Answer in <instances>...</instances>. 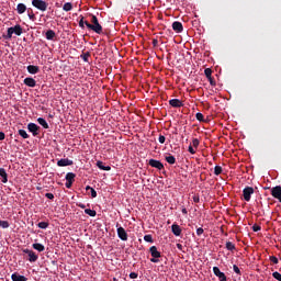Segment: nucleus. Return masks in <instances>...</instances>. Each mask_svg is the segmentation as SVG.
<instances>
[{
  "label": "nucleus",
  "instance_id": "9",
  "mask_svg": "<svg viewBox=\"0 0 281 281\" xmlns=\"http://www.w3.org/2000/svg\"><path fill=\"white\" fill-rule=\"evenodd\" d=\"M148 166L156 168L158 170H162L165 168L164 164L161 161H158L157 159H149Z\"/></svg>",
  "mask_w": 281,
  "mask_h": 281
},
{
  "label": "nucleus",
  "instance_id": "5",
  "mask_svg": "<svg viewBox=\"0 0 281 281\" xmlns=\"http://www.w3.org/2000/svg\"><path fill=\"white\" fill-rule=\"evenodd\" d=\"M255 190L252 189V187H245L243 193H244V200L246 202H249L251 200V195L254 194Z\"/></svg>",
  "mask_w": 281,
  "mask_h": 281
},
{
  "label": "nucleus",
  "instance_id": "57",
  "mask_svg": "<svg viewBox=\"0 0 281 281\" xmlns=\"http://www.w3.org/2000/svg\"><path fill=\"white\" fill-rule=\"evenodd\" d=\"M78 207L86 209V205L83 203L78 204Z\"/></svg>",
  "mask_w": 281,
  "mask_h": 281
},
{
  "label": "nucleus",
  "instance_id": "6",
  "mask_svg": "<svg viewBox=\"0 0 281 281\" xmlns=\"http://www.w3.org/2000/svg\"><path fill=\"white\" fill-rule=\"evenodd\" d=\"M271 195L273 199H277L279 202H281V186L272 187Z\"/></svg>",
  "mask_w": 281,
  "mask_h": 281
},
{
  "label": "nucleus",
  "instance_id": "40",
  "mask_svg": "<svg viewBox=\"0 0 281 281\" xmlns=\"http://www.w3.org/2000/svg\"><path fill=\"white\" fill-rule=\"evenodd\" d=\"M233 270L235 271L236 274L241 276V270L238 268L237 265H233Z\"/></svg>",
  "mask_w": 281,
  "mask_h": 281
},
{
  "label": "nucleus",
  "instance_id": "1",
  "mask_svg": "<svg viewBox=\"0 0 281 281\" xmlns=\"http://www.w3.org/2000/svg\"><path fill=\"white\" fill-rule=\"evenodd\" d=\"M91 22L92 24L86 20V26L97 34H102V25L99 23V20L95 15H92Z\"/></svg>",
  "mask_w": 281,
  "mask_h": 281
},
{
  "label": "nucleus",
  "instance_id": "48",
  "mask_svg": "<svg viewBox=\"0 0 281 281\" xmlns=\"http://www.w3.org/2000/svg\"><path fill=\"white\" fill-rule=\"evenodd\" d=\"M204 234V229L202 227L196 229V235L202 236Z\"/></svg>",
  "mask_w": 281,
  "mask_h": 281
},
{
  "label": "nucleus",
  "instance_id": "12",
  "mask_svg": "<svg viewBox=\"0 0 281 281\" xmlns=\"http://www.w3.org/2000/svg\"><path fill=\"white\" fill-rule=\"evenodd\" d=\"M58 167H69V166H74V161L72 159L69 158H61L59 159V161L57 162Z\"/></svg>",
  "mask_w": 281,
  "mask_h": 281
},
{
  "label": "nucleus",
  "instance_id": "35",
  "mask_svg": "<svg viewBox=\"0 0 281 281\" xmlns=\"http://www.w3.org/2000/svg\"><path fill=\"white\" fill-rule=\"evenodd\" d=\"M212 74H213V70L211 68L204 69V75H205L207 80H209V78L212 77Z\"/></svg>",
  "mask_w": 281,
  "mask_h": 281
},
{
  "label": "nucleus",
  "instance_id": "38",
  "mask_svg": "<svg viewBox=\"0 0 281 281\" xmlns=\"http://www.w3.org/2000/svg\"><path fill=\"white\" fill-rule=\"evenodd\" d=\"M272 277H273L277 281H281V274H280V272H278V271L272 272Z\"/></svg>",
  "mask_w": 281,
  "mask_h": 281
},
{
  "label": "nucleus",
  "instance_id": "30",
  "mask_svg": "<svg viewBox=\"0 0 281 281\" xmlns=\"http://www.w3.org/2000/svg\"><path fill=\"white\" fill-rule=\"evenodd\" d=\"M27 16L33 22L36 20L33 9H27Z\"/></svg>",
  "mask_w": 281,
  "mask_h": 281
},
{
  "label": "nucleus",
  "instance_id": "43",
  "mask_svg": "<svg viewBox=\"0 0 281 281\" xmlns=\"http://www.w3.org/2000/svg\"><path fill=\"white\" fill-rule=\"evenodd\" d=\"M85 25H86L85 18L81 16V19H80V21H79V26H80L81 29H85Z\"/></svg>",
  "mask_w": 281,
  "mask_h": 281
},
{
  "label": "nucleus",
  "instance_id": "22",
  "mask_svg": "<svg viewBox=\"0 0 281 281\" xmlns=\"http://www.w3.org/2000/svg\"><path fill=\"white\" fill-rule=\"evenodd\" d=\"M37 123H40L41 126H42L43 128H45V130H48V128H49V124L45 121L44 117H38V119H37Z\"/></svg>",
  "mask_w": 281,
  "mask_h": 281
},
{
  "label": "nucleus",
  "instance_id": "39",
  "mask_svg": "<svg viewBox=\"0 0 281 281\" xmlns=\"http://www.w3.org/2000/svg\"><path fill=\"white\" fill-rule=\"evenodd\" d=\"M144 240L147 243H154L153 235H145Z\"/></svg>",
  "mask_w": 281,
  "mask_h": 281
},
{
  "label": "nucleus",
  "instance_id": "2",
  "mask_svg": "<svg viewBox=\"0 0 281 281\" xmlns=\"http://www.w3.org/2000/svg\"><path fill=\"white\" fill-rule=\"evenodd\" d=\"M15 34L18 36H21L23 34V27L20 24H16L14 26H9L8 34L3 35L4 40H12V35Z\"/></svg>",
  "mask_w": 281,
  "mask_h": 281
},
{
  "label": "nucleus",
  "instance_id": "54",
  "mask_svg": "<svg viewBox=\"0 0 281 281\" xmlns=\"http://www.w3.org/2000/svg\"><path fill=\"white\" fill-rule=\"evenodd\" d=\"M193 202L199 203L200 202V196L199 195H194L193 196Z\"/></svg>",
  "mask_w": 281,
  "mask_h": 281
},
{
  "label": "nucleus",
  "instance_id": "15",
  "mask_svg": "<svg viewBox=\"0 0 281 281\" xmlns=\"http://www.w3.org/2000/svg\"><path fill=\"white\" fill-rule=\"evenodd\" d=\"M26 69H27V72L31 75H36L41 70L40 66H36V65H29Z\"/></svg>",
  "mask_w": 281,
  "mask_h": 281
},
{
  "label": "nucleus",
  "instance_id": "23",
  "mask_svg": "<svg viewBox=\"0 0 281 281\" xmlns=\"http://www.w3.org/2000/svg\"><path fill=\"white\" fill-rule=\"evenodd\" d=\"M75 178H76V173L74 172H67L65 177L66 181H69L70 183H74Z\"/></svg>",
  "mask_w": 281,
  "mask_h": 281
},
{
  "label": "nucleus",
  "instance_id": "13",
  "mask_svg": "<svg viewBox=\"0 0 281 281\" xmlns=\"http://www.w3.org/2000/svg\"><path fill=\"white\" fill-rule=\"evenodd\" d=\"M172 30L173 32L180 34L183 32V24L181 22L176 21L172 23Z\"/></svg>",
  "mask_w": 281,
  "mask_h": 281
},
{
  "label": "nucleus",
  "instance_id": "8",
  "mask_svg": "<svg viewBox=\"0 0 281 281\" xmlns=\"http://www.w3.org/2000/svg\"><path fill=\"white\" fill-rule=\"evenodd\" d=\"M23 254H26L29 256L30 262H36L38 260V256L33 250L23 249Z\"/></svg>",
  "mask_w": 281,
  "mask_h": 281
},
{
  "label": "nucleus",
  "instance_id": "27",
  "mask_svg": "<svg viewBox=\"0 0 281 281\" xmlns=\"http://www.w3.org/2000/svg\"><path fill=\"white\" fill-rule=\"evenodd\" d=\"M32 248L38 251H44L46 248L44 245L40 244V243H35L32 245Z\"/></svg>",
  "mask_w": 281,
  "mask_h": 281
},
{
  "label": "nucleus",
  "instance_id": "10",
  "mask_svg": "<svg viewBox=\"0 0 281 281\" xmlns=\"http://www.w3.org/2000/svg\"><path fill=\"white\" fill-rule=\"evenodd\" d=\"M27 130L30 131V133H32L33 136H37L41 127H40V125H37L35 123H29Z\"/></svg>",
  "mask_w": 281,
  "mask_h": 281
},
{
  "label": "nucleus",
  "instance_id": "52",
  "mask_svg": "<svg viewBox=\"0 0 281 281\" xmlns=\"http://www.w3.org/2000/svg\"><path fill=\"white\" fill-rule=\"evenodd\" d=\"M166 142V137L164 135L159 136V143L164 144Z\"/></svg>",
  "mask_w": 281,
  "mask_h": 281
},
{
  "label": "nucleus",
  "instance_id": "42",
  "mask_svg": "<svg viewBox=\"0 0 281 281\" xmlns=\"http://www.w3.org/2000/svg\"><path fill=\"white\" fill-rule=\"evenodd\" d=\"M45 196H46V199H48V200H54V199H55L54 193H52V192L45 193Z\"/></svg>",
  "mask_w": 281,
  "mask_h": 281
},
{
  "label": "nucleus",
  "instance_id": "26",
  "mask_svg": "<svg viewBox=\"0 0 281 281\" xmlns=\"http://www.w3.org/2000/svg\"><path fill=\"white\" fill-rule=\"evenodd\" d=\"M165 160L170 164L171 166H173V164H176V157L172 155H167L165 156Z\"/></svg>",
  "mask_w": 281,
  "mask_h": 281
},
{
  "label": "nucleus",
  "instance_id": "31",
  "mask_svg": "<svg viewBox=\"0 0 281 281\" xmlns=\"http://www.w3.org/2000/svg\"><path fill=\"white\" fill-rule=\"evenodd\" d=\"M0 227H2L3 229L9 228L10 223L8 222V220H0Z\"/></svg>",
  "mask_w": 281,
  "mask_h": 281
},
{
  "label": "nucleus",
  "instance_id": "17",
  "mask_svg": "<svg viewBox=\"0 0 281 281\" xmlns=\"http://www.w3.org/2000/svg\"><path fill=\"white\" fill-rule=\"evenodd\" d=\"M170 105L176 109H180L183 106V103L180 101V99H171L169 101Z\"/></svg>",
  "mask_w": 281,
  "mask_h": 281
},
{
  "label": "nucleus",
  "instance_id": "14",
  "mask_svg": "<svg viewBox=\"0 0 281 281\" xmlns=\"http://www.w3.org/2000/svg\"><path fill=\"white\" fill-rule=\"evenodd\" d=\"M171 233L175 235V236H177V237H179V236H181V234H182V229L180 228V225H178V224H172L171 225Z\"/></svg>",
  "mask_w": 281,
  "mask_h": 281
},
{
  "label": "nucleus",
  "instance_id": "60",
  "mask_svg": "<svg viewBox=\"0 0 281 281\" xmlns=\"http://www.w3.org/2000/svg\"><path fill=\"white\" fill-rule=\"evenodd\" d=\"M113 281H119L116 278H114V280Z\"/></svg>",
  "mask_w": 281,
  "mask_h": 281
},
{
  "label": "nucleus",
  "instance_id": "55",
  "mask_svg": "<svg viewBox=\"0 0 281 281\" xmlns=\"http://www.w3.org/2000/svg\"><path fill=\"white\" fill-rule=\"evenodd\" d=\"M153 45H154V47H157V45H158V40L157 38L153 40Z\"/></svg>",
  "mask_w": 281,
  "mask_h": 281
},
{
  "label": "nucleus",
  "instance_id": "4",
  "mask_svg": "<svg viewBox=\"0 0 281 281\" xmlns=\"http://www.w3.org/2000/svg\"><path fill=\"white\" fill-rule=\"evenodd\" d=\"M32 5L41 10V12H46L48 3L43 0H32Z\"/></svg>",
  "mask_w": 281,
  "mask_h": 281
},
{
  "label": "nucleus",
  "instance_id": "58",
  "mask_svg": "<svg viewBox=\"0 0 281 281\" xmlns=\"http://www.w3.org/2000/svg\"><path fill=\"white\" fill-rule=\"evenodd\" d=\"M182 214H183V215H187V214H188L187 209H182Z\"/></svg>",
  "mask_w": 281,
  "mask_h": 281
},
{
  "label": "nucleus",
  "instance_id": "45",
  "mask_svg": "<svg viewBox=\"0 0 281 281\" xmlns=\"http://www.w3.org/2000/svg\"><path fill=\"white\" fill-rule=\"evenodd\" d=\"M252 231H254L255 233H258V231H261V226L255 224V225L252 226Z\"/></svg>",
  "mask_w": 281,
  "mask_h": 281
},
{
  "label": "nucleus",
  "instance_id": "36",
  "mask_svg": "<svg viewBox=\"0 0 281 281\" xmlns=\"http://www.w3.org/2000/svg\"><path fill=\"white\" fill-rule=\"evenodd\" d=\"M48 226H49V223H47V222H41L37 224V227L42 228V229H46V228H48Z\"/></svg>",
  "mask_w": 281,
  "mask_h": 281
},
{
  "label": "nucleus",
  "instance_id": "56",
  "mask_svg": "<svg viewBox=\"0 0 281 281\" xmlns=\"http://www.w3.org/2000/svg\"><path fill=\"white\" fill-rule=\"evenodd\" d=\"M176 247H177L179 250H182V249H183V245H181V244H177Z\"/></svg>",
  "mask_w": 281,
  "mask_h": 281
},
{
  "label": "nucleus",
  "instance_id": "49",
  "mask_svg": "<svg viewBox=\"0 0 281 281\" xmlns=\"http://www.w3.org/2000/svg\"><path fill=\"white\" fill-rule=\"evenodd\" d=\"M72 186H74L72 182H70L69 180H66L65 187H66L67 189H70Z\"/></svg>",
  "mask_w": 281,
  "mask_h": 281
},
{
  "label": "nucleus",
  "instance_id": "24",
  "mask_svg": "<svg viewBox=\"0 0 281 281\" xmlns=\"http://www.w3.org/2000/svg\"><path fill=\"white\" fill-rule=\"evenodd\" d=\"M72 9H74V4L71 2L64 3L63 5L64 12H71Z\"/></svg>",
  "mask_w": 281,
  "mask_h": 281
},
{
  "label": "nucleus",
  "instance_id": "47",
  "mask_svg": "<svg viewBox=\"0 0 281 281\" xmlns=\"http://www.w3.org/2000/svg\"><path fill=\"white\" fill-rule=\"evenodd\" d=\"M270 261L276 263V265L279 263V259L276 256H271Z\"/></svg>",
  "mask_w": 281,
  "mask_h": 281
},
{
  "label": "nucleus",
  "instance_id": "32",
  "mask_svg": "<svg viewBox=\"0 0 281 281\" xmlns=\"http://www.w3.org/2000/svg\"><path fill=\"white\" fill-rule=\"evenodd\" d=\"M226 249L231 250V251H234V250H236V245L231 243V241H227L226 243Z\"/></svg>",
  "mask_w": 281,
  "mask_h": 281
},
{
  "label": "nucleus",
  "instance_id": "37",
  "mask_svg": "<svg viewBox=\"0 0 281 281\" xmlns=\"http://www.w3.org/2000/svg\"><path fill=\"white\" fill-rule=\"evenodd\" d=\"M195 117H196V120H198L199 122H206V121H204V115L202 114V112H198V113L195 114Z\"/></svg>",
  "mask_w": 281,
  "mask_h": 281
},
{
  "label": "nucleus",
  "instance_id": "19",
  "mask_svg": "<svg viewBox=\"0 0 281 281\" xmlns=\"http://www.w3.org/2000/svg\"><path fill=\"white\" fill-rule=\"evenodd\" d=\"M0 177L2 178V183H8V171L4 168H0Z\"/></svg>",
  "mask_w": 281,
  "mask_h": 281
},
{
  "label": "nucleus",
  "instance_id": "16",
  "mask_svg": "<svg viewBox=\"0 0 281 281\" xmlns=\"http://www.w3.org/2000/svg\"><path fill=\"white\" fill-rule=\"evenodd\" d=\"M24 83H25L26 87H30V88L36 87V81H35V79L32 78V77H26V78L24 79Z\"/></svg>",
  "mask_w": 281,
  "mask_h": 281
},
{
  "label": "nucleus",
  "instance_id": "53",
  "mask_svg": "<svg viewBox=\"0 0 281 281\" xmlns=\"http://www.w3.org/2000/svg\"><path fill=\"white\" fill-rule=\"evenodd\" d=\"M5 139V133L4 132H0V140H4Z\"/></svg>",
  "mask_w": 281,
  "mask_h": 281
},
{
  "label": "nucleus",
  "instance_id": "7",
  "mask_svg": "<svg viewBox=\"0 0 281 281\" xmlns=\"http://www.w3.org/2000/svg\"><path fill=\"white\" fill-rule=\"evenodd\" d=\"M116 233H117V236L120 237V239L122 241H127L128 240V234L127 232L123 228V226H120L117 229H116Z\"/></svg>",
  "mask_w": 281,
  "mask_h": 281
},
{
  "label": "nucleus",
  "instance_id": "41",
  "mask_svg": "<svg viewBox=\"0 0 281 281\" xmlns=\"http://www.w3.org/2000/svg\"><path fill=\"white\" fill-rule=\"evenodd\" d=\"M188 151H189L191 155L196 154V150L193 148V146H192V145H189V147H188Z\"/></svg>",
  "mask_w": 281,
  "mask_h": 281
},
{
  "label": "nucleus",
  "instance_id": "59",
  "mask_svg": "<svg viewBox=\"0 0 281 281\" xmlns=\"http://www.w3.org/2000/svg\"><path fill=\"white\" fill-rule=\"evenodd\" d=\"M92 188H93V187H91V186H87V187H86V190H87V191H89V190L91 191Z\"/></svg>",
  "mask_w": 281,
  "mask_h": 281
},
{
  "label": "nucleus",
  "instance_id": "25",
  "mask_svg": "<svg viewBox=\"0 0 281 281\" xmlns=\"http://www.w3.org/2000/svg\"><path fill=\"white\" fill-rule=\"evenodd\" d=\"M97 167L101 170H105V171H110L111 170V166H105L102 161H98L97 162Z\"/></svg>",
  "mask_w": 281,
  "mask_h": 281
},
{
  "label": "nucleus",
  "instance_id": "11",
  "mask_svg": "<svg viewBox=\"0 0 281 281\" xmlns=\"http://www.w3.org/2000/svg\"><path fill=\"white\" fill-rule=\"evenodd\" d=\"M213 272H214L215 277L218 278L220 281H227V277L225 276V272H222V271L217 268V266H215V267L213 268Z\"/></svg>",
  "mask_w": 281,
  "mask_h": 281
},
{
  "label": "nucleus",
  "instance_id": "33",
  "mask_svg": "<svg viewBox=\"0 0 281 281\" xmlns=\"http://www.w3.org/2000/svg\"><path fill=\"white\" fill-rule=\"evenodd\" d=\"M223 173V168L222 166H215V169H214V175L215 176H220Z\"/></svg>",
  "mask_w": 281,
  "mask_h": 281
},
{
  "label": "nucleus",
  "instance_id": "51",
  "mask_svg": "<svg viewBox=\"0 0 281 281\" xmlns=\"http://www.w3.org/2000/svg\"><path fill=\"white\" fill-rule=\"evenodd\" d=\"M90 192H91V195H92V199H95V196H97V191H95V189H91L90 190Z\"/></svg>",
  "mask_w": 281,
  "mask_h": 281
},
{
  "label": "nucleus",
  "instance_id": "44",
  "mask_svg": "<svg viewBox=\"0 0 281 281\" xmlns=\"http://www.w3.org/2000/svg\"><path fill=\"white\" fill-rule=\"evenodd\" d=\"M207 80L210 81V86H212V87L216 86V82L212 76Z\"/></svg>",
  "mask_w": 281,
  "mask_h": 281
},
{
  "label": "nucleus",
  "instance_id": "50",
  "mask_svg": "<svg viewBox=\"0 0 281 281\" xmlns=\"http://www.w3.org/2000/svg\"><path fill=\"white\" fill-rule=\"evenodd\" d=\"M138 277L137 272H131L130 278L135 280Z\"/></svg>",
  "mask_w": 281,
  "mask_h": 281
},
{
  "label": "nucleus",
  "instance_id": "46",
  "mask_svg": "<svg viewBox=\"0 0 281 281\" xmlns=\"http://www.w3.org/2000/svg\"><path fill=\"white\" fill-rule=\"evenodd\" d=\"M193 147L194 148H198L199 147V145H200V142H199V139L198 138H193Z\"/></svg>",
  "mask_w": 281,
  "mask_h": 281
},
{
  "label": "nucleus",
  "instance_id": "3",
  "mask_svg": "<svg viewBox=\"0 0 281 281\" xmlns=\"http://www.w3.org/2000/svg\"><path fill=\"white\" fill-rule=\"evenodd\" d=\"M149 252L153 258H150V262L158 263L159 259L161 257V252L157 250V246H150Z\"/></svg>",
  "mask_w": 281,
  "mask_h": 281
},
{
  "label": "nucleus",
  "instance_id": "21",
  "mask_svg": "<svg viewBox=\"0 0 281 281\" xmlns=\"http://www.w3.org/2000/svg\"><path fill=\"white\" fill-rule=\"evenodd\" d=\"M56 38V32L53 30H48L46 32V40L54 41Z\"/></svg>",
  "mask_w": 281,
  "mask_h": 281
},
{
  "label": "nucleus",
  "instance_id": "20",
  "mask_svg": "<svg viewBox=\"0 0 281 281\" xmlns=\"http://www.w3.org/2000/svg\"><path fill=\"white\" fill-rule=\"evenodd\" d=\"M26 10H27V8H26V4H24V3H19V4L16 5V12H18L19 14L25 13Z\"/></svg>",
  "mask_w": 281,
  "mask_h": 281
},
{
  "label": "nucleus",
  "instance_id": "29",
  "mask_svg": "<svg viewBox=\"0 0 281 281\" xmlns=\"http://www.w3.org/2000/svg\"><path fill=\"white\" fill-rule=\"evenodd\" d=\"M19 135L23 138V139H29L30 135L25 130H19Z\"/></svg>",
  "mask_w": 281,
  "mask_h": 281
},
{
  "label": "nucleus",
  "instance_id": "34",
  "mask_svg": "<svg viewBox=\"0 0 281 281\" xmlns=\"http://www.w3.org/2000/svg\"><path fill=\"white\" fill-rule=\"evenodd\" d=\"M85 213H86L87 215L92 216V217H94V216L97 215L95 210H91V209H86V210H85Z\"/></svg>",
  "mask_w": 281,
  "mask_h": 281
},
{
  "label": "nucleus",
  "instance_id": "28",
  "mask_svg": "<svg viewBox=\"0 0 281 281\" xmlns=\"http://www.w3.org/2000/svg\"><path fill=\"white\" fill-rule=\"evenodd\" d=\"M89 58H91V52H86V53H82V54H81V59H82L85 63H89Z\"/></svg>",
  "mask_w": 281,
  "mask_h": 281
},
{
  "label": "nucleus",
  "instance_id": "18",
  "mask_svg": "<svg viewBox=\"0 0 281 281\" xmlns=\"http://www.w3.org/2000/svg\"><path fill=\"white\" fill-rule=\"evenodd\" d=\"M12 281H27V278L24 276L18 274V272H14V274L11 276Z\"/></svg>",
  "mask_w": 281,
  "mask_h": 281
}]
</instances>
